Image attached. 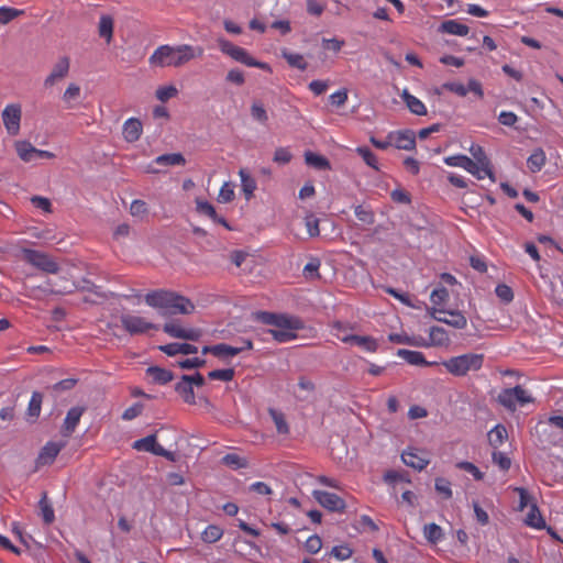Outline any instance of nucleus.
Returning a JSON list of instances; mask_svg holds the SVG:
<instances>
[{"instance_id": "nucleus-62", "label": "nucleus", "mask_w": 563, "mask_h": 563, "mask_svg": "<svg viewBox=\"0 0 563 563\" xmlns=\"http://www.w3.org/2000/svg\"><path fill=\"white\" fill-rule=\"evenodd\" d=\"M353 551L347 545H336L332 548L331 555L334 556L339 561L347 560L352 556Z\"/></svg>"}, {"instance_id": "nucleus-3", "label": "nucleus", "mask_w": 563, "mask_h": 563, "mask_svg": "<svg viewBox=\"0 0 563 563\" xmlns=\"http://www.w3.org/2000/svg\"><path fill=\"white\" fill-rule=\"evenodd\" d=\"M144 301L147 306L164 310L169 314H190L195 310V305L190 299L166 289L148 291L144 296Z\"/></svg>"}, {"instance_id": "nucleus-1", "label": "nucleus", "mask_w": 563, "mask_h": 563, "mask_svg": "<svg viewBox=\"0 0 563 563\" xmlns=\"http://www.w3.org/2000/svg\"><path fill=\"white\" fill-rule=\"evenodd\" d=\"M205 49L201 46L168 44L158 46L148 58L152 67H181L195 58H201Z\"/></svg>"}, {"instance_id": "nucleus-10", "label": "nucleus", "mask_w": 563, "mask_h": 563, "mask_svg": "<svg viewBox=\"0 0 563 563\" xmlns=\"http://www.w3.org/2000/svg\"><path fill=\"white\" fill-rule=\"evenodd\" d=\"M241 343L242 344L239 346H232V345L224 344V343L216 344L212 346H205L202 349V353L203 354L211 353L212 355H214L217 357H232V356L240 354L243 351L253 349V343L249 339H243L241 341Z\"/></svg>"}, {"instance_id": "nucleus-13", "label": "nucleus", "mask_w": 563, "mask_h": 563, "mask_svg": "<svg viewBox=\"0 0 563 563\" xmlns=\"http://www.w3.org/2000/svg\"><path fill=\"white\" fill-rule=\"evenodd\" d=\"M133 449L143 452H151L157 456H163L170 461L174 460L173 453L165 450L161 444L157 443L155 434H150L145 438L136 440L133 443Z\"/></svg>"}, {"instance_id": "nucleus-58", "label": "nucleus", "mask_w": 563, "mask_h": 563, "mask_svg": "<svg viewBox=\"0 0 563 563\" xmlns=\"http://www.w3.org/2000/svg\"><path fill=\"white\" fill-rule=\"evenodd\" d=\"M435 490L445 499L452 497L451 483L445 478L435 479Z\"/></svg>"}, {"instance_id": "nucleus-25", "label": "nucleus", "mask_w": 563, "mask_h": 563, "mask_svg": "<svg viewBox=\"0 0 563 563\" xmlns=\"http://www.w3.org/2000/svg\"><path fill=\"white\" fill-rule=\"evenodd\" d=\"M159 350L168 356H174L177 354L188 355L198 352V347L189 343H169L166 345H161Z\"/></svg>"}, {"instance_id": "nucleus-63", "label": "nucleus", "mask_w": 563, "mask_h": 563, "mask_svg": "<svg viewBox=\"0 0 563 563\" xmlns=\"http://www.w3.org/2000/svg\"><path fill=\"white\" fill-rule=\"evenodd\" d=\"M305 548L309 553L316 554L322 548V540L318 534L310 536L305 543Z\"/></svg>"}, {"instance_id": "nucleus-12", "label": "nucleus", "mask_w": 563, "mask_h": 563, "mask_svg": "<svg viewBox=\"0 0 563 563\" xmlns=\"http://www.w3.org/2000/svg\"><path fill=\"white\" fill-rule=\"evenodd\" d=\"M312 496L325 509L333 512H343L345 510V501L334 493L325 490H313Z\"/></svg>"}, {"instance_id": "nucleus-2", "label": "nucleus", "mask_w": 563, "mask_h": 563, "mask_svg": "<svg viewBox=\"0 0 563 563\" xmlns=\"http://www.w3.org/2000/svg\"><path fill=\"white\" fill-rule=\"evenodd\" d=\"M254 319L263 324L272 325L268 333L279 343H286L297 338V331L303 329V322L295 316L269 311H256Z\"/></svg>"}, {"instance_id": "nucleus-16", "label": "nucleus", "mask_w": 563, "mask_h": 563, "mask_svg": "<svg viewBox=\"0 0 563 563\" xmlns=\"http://www.w3.org/2000/svg\"><path fill=\"white\" fill-rule=\"evenodd\" d=\"M165 333L173 338L197 341L201 336V331L195 328H183L178 322H166L163 327Z\"/></svg>"}, {"instance_id": "nucleus-53", "label": "nucleus", "mask_w": 563, "mask_h": 563, "mask_svg": "<svg viewBox=\"0 0 563 563\" xmlns=\"http://www.w3.org/2000/svg\"><path fill=\"white\" fill-rule=\"evenodd\" d=\"M233 368H224V369H214L208 373V377L210 379H218L222 382H230L234 377Z\"/></svg>"}, {"instance_id": "nucleus-42", "label": "nucleus", "mask_w": 563, "mask_h": 563, "mask_svg": "<svg viewBox=\"0 0 563 563\" xmlns=\"http://www.w3.org/2000/svg\"><path fill=\"white\" fill-rule=\"evenodd\" d=\"M268 412L275 423L277 432L279 434H287L289 432V427L284 413L273 408H271Z\"/></svg>"}, {"instance_id": "nucleus-22", "label": "nucleus", "mask_w": 563, "mask_h": 563, "mask_svg": "<svg viewBox=\"0 0 563 563\" xmlns=\"http://www.w3.org/2000/svg\"><path fill=\"white\" fill-rule=\"evenodd\" d=\"M397 356L405 360L410 365L416 366H433L437 365V362H429L424 358L423 353L419 351H411L406 349H399L397 351Z\"/></svg>"}, {"instance_id": "nucleus-36", "label": "nucleus", "mask_w": 563, "mask_h": 563, "mask_svg": "<svg viewBox=\"0 0 563 563\" xmlns=\"http://www.w3.org/2000/svg\"><path fill=\"white\" fill-rule=\"evenodd\" d=\"M424 538L432 544H437L443 539L442 528L437 523H428L423 527Z\"/></svg>"}, {"instance_id": "nucleus-47", "label": "nucleus", "mask_w": 563, "mask_h": 563, "mask_svg": "<svg viewBox=\"0 0 563 563\" xmlns=\"http://www.w3.org/2000/svg\"><path fill=\"white\" fill-rule=\"evenodd\" d=\"M449 297H450V295H449V291L446 288L439 287V288L433 289L430 295V300L433 305L432 308H437V307L444 305L449 300Z\"/></svg>"}, {"instance_id": "nucleus-7", "label": "nucleus", "mask_w": 563, "mask_h": 563, "mask_svg": "<svg viewBox=\"0 0 563 563\" xmlns=\"http://www.w3.org/2000/svg\"><path fill=\"white\" fill-rule=\"evenodd\" d=\"M123 329L130 335L144 334L150 330H158V325L148 321L146 318L133 313H123L120 317Z\"/></svg>"}, {"instance_id": "nucleus-50", "label": "nucleus", "mask_w": 563, "mask_h": 563, "mask_svg": "<svg viewBox=\"0 0 563 563\" xmlns=\"http://www.w3.org/2000/svg\"><path fill=\"white\" fill-rule=\"evenodd\" d=\"M355 217L365 224H373L375 222V214L369 208L356 206L354 208Z\"/></svg>"}, {"instance_id": "nucleus-27", "label": "nucleus", "mask_w": 563, "mask_h": 563, "mask_svg": "<svg viewBox=\"0 0 563 563\" xmlns=\"http://www.w3.org/2000/svg\"><path fill=\"white\" fill-rule=\"evenodd\" d=\"M443 162L448 166L461 167L467 172H473L472 168L475 169V162L463 154L446 156Z\"/></svg>"}, {"instance_id": "nucleus-52", "label": "nucleus", "mask_w": 563, "mask_h": 563, "mask_svg": "<svg viewBox=\"0 0 563 563\" xmlns=\"http://www.w3.org/2000/svg\"><path fill=\"white\" fill-rule=\"evenodd\" d=\"M494 464H496L501 471H508L511 466V461L506 453L500 451H494L492 454Z\"/></svg>"}, {"instance_id": "nucleus-41", "label": "nucleus", "mask_w": 563, "mask_h": 563, "mask_svg": "<svg viewBox=\"0 0 563 563\" xmlns=\"http://www.w3.org/2000/svg\"><path fill=\"white\" fill-rule=\"evenodd\" d=\"M113 34V20L109 15H102L99 20V35L109 43Z\"/></svg>"}, {"instance_id": "nucleus-35", "label": "nucleus", "mask_w": 563, "mask_h": 563, "mask_svg": "<svg viewBox=\"0 0 563 563\" xmlns=\"http://www.w3.org/2000/svg\"><path fill=\"white\" fill-rule=\"evenodd\" d=\"M239 175H240V178H241V186H242L243 192L245 194V198L250 199L253 196V192L256 189V181L243 168L240 169Z\"/></svg>"}, {"instance_id": "nucleus-18", "label": "nucleus", "mask_w": 563, "mask_h": 563, "mask_svg": "<svg viewBox=\"0 0 563 563\" xmlns=\"http://www.w3.org/2000/svg\"><path fill=\"white\" fill-rule=\"evenodd\" d=\"M70 62L66 56L60 57L53 66L51 74L46 77L44 85L46 87L54 86L58 80L65 78L69 71Z\"/></svg>"}, {"instance_id": "nucleus-43", "label": "nucleus", "mask_w": 563, "mask_h": 563, "mask_svg": "<svg viewBox=\"0 0 563 563\" xmlns=\"http://www.w3.org/2000/svg\"><path fill=\"white\" fill-rule=\"evenodd\" d=\"M355 151L363 158L367 166L375 170H379L378 158L368 147L358 146Z\"/></svg>"}, {"instance_id": "nucleus-49", "label": "nucleus", "mask_w": 563, "mask_h": 563, "mask_svg": "<svg viewBox=\"0 0 563 563\" xmlns=\"http://www.w3.org/2000/svg\"><path fill=\"white\" fill-rule=\"evenodd\" d=\"M177 95H178V89L173 85L161 86L157 88V90L155 92L156 98L162 102H166L169 99L176 97Z\"/></svg>"}, {"instance_id": "nucleus-30", "label": "nucleus", "mask_w": 563, "mask_h": 563, "mask_svg": "<svg viewBox=\"0 0 563 563\" xmlns=\"http://www.w3.org/2000/svg\"><path fill=\"white\" fill-rule=\"evenodd\" d=\"M401 98L410 112L413 114L424 115L427 113L424 103L413 95L409 93L407 90L402 92Z\"/></svg>"}, {"instance_id": "nucleus-56", "label": "nucleus", "mask_w": 563, "mask_h": 563, "mask_svg": "<svg viewBox=\"0 0 563 563\" xmlns=\"http://www.w3.org/2000/svg\"><path fill=\"white\" fill-rule=\"evenodd\" d=\"M197 211L199 213L206 214L210 219H217V212L214 207L206 200L197 199L196 200Z\"/></svg>"}, {"instance_id": "nucleus-9", "label": "nucleus", "mask_w": 563, "mask_h": 563, "mask_svg": "<svg viewBox=\"0 0 563 563\" xmlns=\"http://www.w3.org/2000/svg\"><path fill=\"white\" fill-rule=\"evenodd\" d=\"M429 313L434 320L446 323L454 329L462 330L467 325V319L461 311L457 310L430 308Z\"/></svg>"}, {"instance_id": "nucleus-60", "label": "nucleus", "mask_w": 563, "mask_h": 563, "mask_svg": "<svg viewBox=\"0 0 563 563\" xmlns=\"http://www.w3.org/2000/svg\"><path fill=\"white\" fill-rule=\"evenodd\" d=\"M130 212L133 217H144L147 214V203L143 200H133L130 207Z\"/></svg>"}, {"instance_id": "nucleus-6", "label": "nucleus", "mask_w": 563, "mask_h": 563, "mask_svg": "<svg viewBox=\"0 0 563 563\" xmlns=\"http://www.w3.org/2000/svg\"><path fill=\"white\" fill-rule=\"evenodd\" d=\"M498 401L508 410H516L518 406L522 407L533 401L532 396L521 386L506 388L498 395Z\"/></svg>"}, {"instance_id": "nucleus-24", "label": "nucleus", "mask_w": 563, "mask_h": 563, "mask_svg": "<svg viewBox=\"0 0 563 563\" xmlns=\"http://www.w3.org/2000/svg\"><path fill=\"white\" fill-rule=\"evenodd\" d=\"M175 390L179 394L186 404L194 405L196 402V396L194 393V387L189 380V375L181 376V379L175 386Z\"/></svg>"}, {"instance_id": "nucleus-55", "label": "nucleus", "mask_w": 563, "mask_h": 563, "mask_svg": "<svg viewBox=\"0 0 563 563\" xmlns=\"http://www.w3.org/2000/svg\"><path fill=\"white\" fill-rule=\"evenodd\" d=\"M305 225L309 236L314 238L319 235V219L314 214H308L305 218Z\"/></svg>"}, {"instance_id": "nucleus-5", "label": "nucleus", "mask_w": 563, "mask_h": 563, "mask_svg": "<svg viewBox=\"0 0 563 563\" xmlns=\"http://www.w3.org/2000/svg\"><path fill=\"white\" fill-rule=\"evenodd\" d=\"M217 42H218V46H219L220 51L223 54L230 56L235 62H239L249 67H256L262 70L272 73V67L269 66V64H267L265 62L256 60L254 57H252L249 54V52L245 48L240 47L223 37L218 38Z\"/></svg>"}, {"instance_id": "nucleus-29", "label": "nucleus", "mask_w": 563, "mask_h": 563, "mask_svg": "<svg viewBox=\"0 0 563 563\" xmlns=\"http://www.w3.org/2000/svg\"><path fill=\"white\" fill-rule=\"evenodd\" d=\"M146 374L151 379L159 385H165L173 380L174 375L170 371L158 366H150L146 369Z\"/></svg>"}, {"instance_id": "nucleus-32", "label": "nucleus", "mask_w": 563, "mask_h": 563, "mask_svg": "<svg viewBox=\"0 0 563 563\" xmlns=\"http://www.w3.org/2000/svg\"><path fill=\"white\" fill-rule=\"evenodd\" d=\"M489 444L497 449L507 440L508 433L503 424L495 426L487 434Z\"/></svg>"}, {"instance_id": "nucleus-11", "label": "nucleus", "mask_w": 563, "mask_h": 563, "mask_svg": "<svg viewBox=\"0 0 563 563\" xmlns=\"http://www.w3.org/2000/svg\"><path fill=\"white\" fill-rule=\"evenodd\" d=\"M2 121L9 135L15 136L20 132V122L22 117L21 106L10 103L2 111Z\"/></svg>"}, {"instance_id": "nucleus-20", "label": "nucleus", "mask_w": 563, "mask_h": 563, "mask_svg": "<svg viewBox=\"0 0 563 563\" xmlns=\"http://www.w3.org/2000/svg\"><path fill=\"white\" fill-rule=\"evenodd\" d=\"M143 133V124L136 118L128 119L122 126L123 139L129 143H134L140 140Z\"/></svg>"}, {"instance_id": "nucleus-31", "label": "nucleus", "mask_w": 563, "mask_h": 563, "mask_svg": "<svg viewBox=\"0 0 563 563\" xmlns=\"http://www.w3.org/2000/svg\"><path fill=\"white\" fill-rule=\"evenodd\" d=\"M547 156L542 148L534 150L527 159V166L531 173L540 172L545 165Z\"/></svg>"}, {"instance_id": "nucleus-28", "label": "nucleus", "mask_w": 563, "mask_h": 563, "mask_svg": "<svg viewBox=\"0 0 563 563\" xmlns=\"http://www.w3.org/2000/svg\"><path fill=\"white\" fill-rule=\"evenodd\" d=\"M440 31L452 35L466 36L470 27L457 20H446L441 23Z\"/></svg>"}, {"instance_id": "nucleus-57", "label": "nucleus", "mask_w": 563, "mask_h": 563, "mask_svg": "<svg viewBox=\"0 0 563 563\" xmlns=\"http://www.w3.org/2000/svg\"><path fill=\"white\" fill-rule=\"evenodd\" d=\"M349 98L347 90L342 88L329 96L330 103L334 107H342L346 103Z\"/></svg>"}, {"instance_id": "nucleus-15", "label": "nucleus", "mask_w": 563, "mask_h": 563, "mask_svg": "<svg viewBox=\"0 0 563 563\" xmlns=\"http://www.w3.org/2000/svg\"><path fill=\"white\" fill-rule=\"evenodd\" d=\"M65 442H47L40 451L35 465L36 468L51 465L59 454V452L65 448Z\"/></svg>"}, {"instance_id": "nucleus-34", "label": "nucleus", "mask_w": 563, "mask_h": 563, "mask_svg": "<svg viewBox=\"0 0 563 563\" xmlns=\"http://www.w3.org/2000/svg\"><path fill=\"white\" fill-rule=\"evenodd\" d=\"M15 150L23 162H31L35 158L36 148L27 141H16Z\"/></svg>"}, {"instance_id": "nucleus-4", "label": "nucleus", "mask_w": 563, "mask_h": 563, "mask_svg": "<svg viewBox=\"0 0 563 563\" xmlns=\"http://www.w3.org/2000/svg\"><path fill=\"white\" fill-rule=\"evenodd\" d=\"M484 363V355L476 353H466L459 356L450 357L441 364L453 376L461 377L467 375L470 372H476L482 368Z\"/></svg>"}, {"instance_id": "nucleus-61", "label": "nucleus", "mask_w": 563, "mask_h": 563, "mask_svg": "<svg viewBox=\"0 0 563 563\" xmlns=\"http://www.w3.org/2000/svg\"><path fill=\"white\" fill-rule=\"evenodd\" d=\"M143 409V404L135 402L123 411L122 419L126 421L133 420L142 413Z\"/></svg>"}, {"instance_id": "nucleus-54", "label": "nucleus", "mask_w": 563, "mask_h": 563, "mask_svg": "<svg viewBox=\"0 0 563 563\" xmlns=\"http://www.w3.org/2000/svg\"><path fill=\"white\" fill-rule=\"evenodd\" d=\"M233 198H234L233 185H231L230 183H224L219 190L218 201L221 203H228V202H231L233 200Z\"/></svg>"}, {"instance_id": "nucleus-38", "label": "nucleus", "mask_w": 563, "mask_h": 563, "mask_svg": "<svg viewBox=\"0 0 563 563\" xmlns=\"http://www.w3.org/2000/svg\"><path fill=\"white\" fill-rule=\"evenodd\" d=\"M43 401V395L38 391H34L31 396L27 406V416L32 419H36L41 413V407Z\"/></svg>"}, {"instance_id": "nucleus-59", "label": "nucleus", "mask_w": 563, "mask_h": 563, "mask_svg": "<svg viewBox=\"0 0 563 563\" xmlns=\"http://www.w3.org/2000/svg\"><path fill=\"white\" fill-rule=\"evenodd\" d=\"M456 466L474 476L476 481H481L484 477V473L471 462H459Z\"/></svg>"}, {"instance_id": "nucleus-33", "label": "nucleus", "mask_w": 563, "mask_h": 563, "mask_svg": "<svg viewBox=\"0 0 563 563\" xmlns=\"http://www.w3.org/2000/svg\"><path fill=\"white\" fill-rule=\"evenodd\" d=\"M282 56L286 59L290 67L297 68L301 71L306 70L308 67V63L305 59L303 55L299 53L289 52L287 49L282 51Z\"/></svg>"}, {"instance_id": "nucleus-44", "label": "nucleus", "mask_w": 563, "mask_h": 563, "mask_svg": "<svg viewBox=\"0 0 563 563\" xmlns=\"http://www.w3.org/2000/svg\"><path fill=\"white\" fill-rule=\"evenodd\" d=\"M24 13L23 10L11 8V7H0V23L8 24L14 19L19 18Z\"/></svg>"}, {"instance_id": "nucleus-14", "label": "nucleus", "mask_w": 563, "mask_h": 563, "mask_svg": "<svg viewBox=\"0 0 563 563\" xmlns=\"http://www.w3.org/2000/svg\"><path fill=\"white\" fill-rule=\"evenodd\" d=\"M402 462L417 471H422L430 463L429 454L424 450L409 448L401 454Z\"/></svg>"}, {"instance_id": "nucleus-45", "label": "nucleus", "mask_w": 563, "mask_h": 563, "mask_svg": "<svg viewBox=\"0 0 563 563\" xmlns=\"http://www.w3.org/2000/svg\"><path fill=\"white\" fill-rule=\"evenodd\" d=\"M473 172H468L477 179H484L485 177H489L493 181H495L494 173L490 168V163H475V169L472 168Z\"/></svg>"}, {"instance_id": "nucleus-21", "label": "nucleus", "mask_w": 563, "mask_h": 563, "mask_svg": "<svg viewBox=\"0 0 563 563\" xmlns=\"http://www.w3.org/2000/svg\"><path fill=\"white\" fill-rule=\"evenodd\" d=\"M85 411L82 407H73L67 411V415L64 419L62 433L64 437H70L75 429L77 428L80 418Z\"/></svg>"}, {"instance_id": "nucleus-23", "label": "nucleus", "mask_w": 563, "mask_h": 563, "mask_svg": "<svg viewBox=\"0 0 563 563\" xmlns=\"http://www.w3.org/2000/svg\"><path fill=\"white\" fill-rule=\"evenodd\" d=\"M523 522L526 526L537 530H542L547 528V522L536 503H532L530 505L529 511L527 512Z\"/></svg>"}, {"instance_id": "nucleus-26", "label": "nucleus", "mask_w": 563, "mask_h": 563, "mask_svg": "<svg viewBox=\"0 0 563 563\" xmlns=\"http://www.w3.org/2000/svg\"><path fill=\"white\" fill-rule=\"evenodd\" d=\"M428 344L430 346H448L450 344L449 333L442 327H431L429 329Z\"/></svg>"}, {"instance_id": "nucleus-37", "label": "nucleus", "mask_w": 563, "mask_h": 563, "mask_svg": "<svg viewBox=\"0 0 563 563\" xmlns=\"http://www.w3.org/2000/svg\"><path fill=\"white\" fill-rule=\"evenodd\" d=\"M154 162L158 165L176 166L184 165L186 159L180 153H170L157 156Z\"/></svg>"}, {"instance_id": "nucleus-19", "label": "nucleus", "mask_w": 563, "mask_h": 563, "mask_svg": "<svg viewBox=\"0 0 563 563\" xmlns=\"http://www.w3.org/2000/svg\"><path fill=\"white\" fill-rule=\"evenodd\" d=\"M336 338L341 340L344 343H352L355 344L366 352H376L378 344L376 340H374L371 336H362V335H355V334H344L341 335L340 333H335Z\"/></svg>"}, {"instance_id": "nucleus-51", "label": "nucleus", "mask_w": 563, "mask_h": 563, "mask_svg": "<svg viewBox=\"0 0 563 563\" xmlns=\"http://www.w3.org/2000/svg\"><path fill=\"white\" fill-rule=\"evenodd\" d=\"M495 294L504 303H510L514 300V291L506 284H498L495 288Z\"/></svg>"}, {"instance_id": "nucleus-39", "label": "nucleus", "mask_w": 563, "mask_h": 563, "mask_svg": "<svg viewBox=\"0 0 563 563\" xmlns=\"http://www.w3.org/2000/svg\"><path fill=\"white\" fill-rule=\"evenodd\" d=\"M223 536V530L217 525H209L201 533V539L207 543H214Z\"/></svg>"}, {"instance_id": "nucleus-48", "label": "nucleus", "mask_w": 563, "mask_h": 563, "mask_svg": "<svg viewBox=\"0 0 563 563\" xmlns=\"http://www.w3.org/2000/svg\"><path fill=\"white\" fill-rule=\"evenodd\" d=\"M79 96L80 87L77 84H69L63 95V100L67 104L68 109L74 108L73 101L77 100Z\"/></svg>"}, {"instance_id": "nucleus-17", "label": "nucleus", "mask_w": 563, "mask_h": 563, "mask_svg": "<svg viewBox=\"0 0 563 563\" xmlns=\"http://www.w3.org/2000/svg\"><path fill=\"white\" fill-rule=\"evenodd\" d=\"M393 146L398 150L412 151L416 148V135L411 130H398L388 133Z\"/></svg>"}, {"instance_id": "nucleus-40", "label": "nucleus", "mask_w": 563, "mask_h": 563, "mask_svg": "<svg viewBox=\"0 0 563 563\" xmlns=\"http://www.w3.org/2000/svg\"><path fill=\"white\" fill-rule=\"evenodd\" d=\"M222 464L231 467L232 470H240L247 467L249 463L245 457L240 456L239 454L229 453L222 457Z\"/></svg>"}, {"instance_id": "nucleus-46", "label": "nucleus", "mask_w": 563, "mask_h": 563, "mask_svg": "<svg viewBox=\"0 0 563 563\" xmlns=\"http://www.w3.org/2000/svg\"><path fill=\"white\" fill-rule=\"evenodd\" d=\"M305 159L308 165L313 166L318 169H325L329 168L330 166L329 161L325 157L314 154L312 152H307L305 154Z\"/></svg>"}, {"instance_id": "nucleus-64", "label": "nucleus", "mask_w": 563, "mask_h": 563, "mask_svg": "<svg viewBox=\"0 0 563 563\" xmlns=\"http://www.w3.org/2000/svg\"><path fill=\"white\" fill-rule=\"evenodd\" d=\"M251 114L254 120L265 123L268 120L267 112L263 104L254 102L251 107Z\"/></svg>"}, {"instance_id": "nucleus-8", "label": "nucleus", "mask_w": 563, "mask_h": 563, "mask_svg": "<svg viewBox=\"0 0 563 563\" xmlns=\"http://www.w3.org/2000/svg\"><path fill=\"white\" fill-rule=\"evenodd\" d=\"M23 256L29 264L47 274H57L59 271L58 264L46 253L25 249Z\"/></svg>"}]
</instances>
